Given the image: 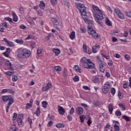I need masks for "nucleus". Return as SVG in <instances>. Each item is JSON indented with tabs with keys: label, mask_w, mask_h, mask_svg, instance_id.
I'll return each instance as SVG.
<instances>
[{
	"label": "nucleus",
	"mask_w": 131,
	"mask_h": 131,
	"mask_svg": "<svg viewBox=\"0 0 131 131\" xmlns=\"http://www.w3.org/2000/svg\"><path fill=\"white\" fill-rule=\"evenodd\" d=\"M77 9L79 11L80 14H81L82 18L84 20L85 23L89 24V25H92L93 24V20H91L88 18H86V11L85 9V6H84V4H82L81 3H78L76 5Z\"/></svg>",
	"instance_id": "obj_1"
},
{
	"label": "nucleus",
	"mask_w": 131,
	"mask_h": 131,
	"mask_svg": "<svg viewBox=\"0 0 131 131\" xmlns=\"http://www.w3.org/2000/svg\"><path fill=\"white\" fill-rule=\"evenodd\" d=\"M80 62L83 65L84 68H86V69H95V63L92 62L90 59H86L85 57H82Z\"/></svg>",
	"instance_id": "obj_2"
},
{
	"label": "nucleus",
	"mask_w": 131,
	"mask_h": 131,
	"mask_svg": "<svg viewBox=\"0 0 131 131\" xmlns=\"http://www.w3.org/2000/svg\"><path fill=\"white\" fill-rule=\"evenodd\" d=\"M31 55V52L29 50L21 49L18 51L17 58L22 59V58H29Z\"/></svg>",
	"instance_id": "obj_3"
},
{
	"label": "nucleus",
	"mask_w": 131,
	"mask_h": 131,
	"mask_svg": "<svg viewBox=\"0 0 131 131\" xmlns=\"http://www.w3.org/2000/svg\"><path fill=\"white\" fill-rule=\"evenodd\" d=\"M97 11H98V14H95L94 15V19L98 24L102 26V25H103L102 20L105 17L103 16V12L101 10L98 9Z\"/></svg>",
	"instance_id": "obj_4"
},
{
	"label": "nucleus",
	"mask_w": 131,
	"mask_h": 131,
	"mask_svg": "<svg viewBox=\"0 0 131 131\" xmlns=\"http://www.w3.org/2000/svg\"><path fill=\"white\" fill-rule=\"evenodd\" d=\"M90 33L92 35V37L94 38V39H99V38H100L99 34L97 33V32H96V31L92 30L91 31Z\"/></svg>",
	"instance_id": "obj_5"
},
{
	"label": "nucleus",
	"mask_w": 131,
	"mask_h": 131,
	"mask_svg": "<svg viewBox=\"0 0 131 131\" xmlns=\"http://www.w3.org/2000/svg\"><path fill=\"white\" fill-rule=\"evenodd\" d=\"M23 114H20L18 115L17 119V123L18 125H20V126H22V124L23 123V121H22V119H23Z\"/></svg>",
	"instance_id": "obj_6"
},
{
	"label": "nucleus",
	"mask_w": 131,
	"mask_h": 131,
	"mask_svg": "<svg viewBox=\"0 0 131 131\" xmlns=\"http://www.w3.org/2000/svg\"><path fill=\"white\" fill-rule=\"evenodd\" d=\"M8 103L7 104V105L6 106V112L8 113L9 112V108H10V106H11V104L14 103V99L12 98H9L8 99Z\"/></svg>",
	"instance_id": "obj_7"
},
{
	"label": "nucleus",
	"mask_w": 131,
	"mask_h": 131,
	"mask_svg": "<svg viewBox=\"0 0 131 131\" xmlns=\"http://www.w3.org/2000/svg\"><path fill=\"white\" fill-rule=\"evenodd\" d=\"M99 70L100 72H105V68L104 67V64H103V60L99 59Z\"/></svg>",
	"instance_id": "obj_8"
},
{
	"label": "nucleus",
	"mask_w": 131,
	"mask_h": 131,
	"mask_svg": "<svg viewBox=\"0 0 131 131\" xmlns=\"http://www.w3.org/2000/svg\"><path fill=\"white\" fill-rule=\"evenodd\" d=\"M57 107L58 113H59V114H61V115H64V114H65V109H64L63 107L60 105H58Z\"/></svg>",
	"instance_id": "obj_9"
},
{
	"label": "nucleus",
	"mask_w": 131,
	"mask_h": 131,
	"mask_svg": "<svg viewBox=\"0 0 131 131\" xmlns=\"http://www.w3.org/2000/svg\"><path fill=\"white\" fill-rule=\"evenodd\" d=\"M76 113L78 115H81V114L83 113V108L80 106L77 107Z\"/></svg>",
	"instance_id": "obj_10"
},
{
	"label": "nucleus",
	"mask_w": 131,
	"mask_h": 131,
	"mask_svg": "<svg viewBox=\"0 0 131 131\" xmlns=\"http://www.w3.org/2000/svg\"><path fill=\"white\" fill-rule=\"evenodd\" d=\"M51 85H52V83H48L46 86H43L42 88V91H43V92H46V91H48L49 89H51L50 86H51Z\"/></svg>",
	"instance_id": "obj_11"
},
{
	"label": "nucleus",
	"mask_w": 131,
	"mask_h": 131,
	"mask_svg": "<svg viewBox=\"0 0 131 131\" xmlns=\"http://www.w3.org/2000/svg\"><path fill=\"white\" fill-rule=\"evenodd\" d=\"M102 91L103 92V94H107V93L109 92V88L106 85H103L102 86Z\"/></svg>",
	"instance_id": "obj_12"
},
{
	"label": "nucleus",
	"mask_w": 131,
	"mask_h": 131,
	"mask_svg": "<svg viewBox=\"0 0 131 131\" xmlns=\"http://www.w3.org/2000/svg\"><path fill=\"white\" fill-rule=\"evenodd\" d=\"M12 16H13V21H14V22H17V21H18V16H17V15L16 14V13H15V12L13 11L11 13Z\"/></svg>",
	"instance_id": "obj_13"
},
{
	"label": "nucleus",
	"mask_w": 131,
	"mask_h": 131,
	"mask_svg": "<svg viewBox=\"0 0 131 131\" xmlns=\"http://www.w3.org/2000/svg\"><path fill=\"white\" fill-rule=\"evenodd\" d=\"M74 69L76 72H79V73H81V72H82V70L81 68H79V67L77 65L74 66Z\"/></svg>",
	"instance_id": "obj_14"
},
{
	"label": "nucleus",
	"mask_w": 131,
	"mask_h": 131,
	"mask_svg": "<svg viewBox=\"0 0 131 131\" xmlns=\"http://www.w3.org/2000/svg\"><path fill=\"white\" fill-rule=\"evenodd\" d=\"M100 47L99 45H96V46H94L92 47V52L93 53H94V54L97 53V50H96V49H100Z\"/></svg>",
	"instance_id": "obj_15"
},
{
	"label": "nucleus",
	"mask_w": 131,
	"mask_h": 131,
	"mask_svg": "<svg viewBox=\"0 0 131 131\" xmlns=\"http://www.w3.org/2000/svg\"><path fill=\"white\" fill-rule=\"evenodd\" d=\"M39 7L40 9H42V10H43V9L46 8V3H45L43 1H40Z\"/></svg>",
	"instance_id": "obj_16"
},
{
	"label": "nucleus",
	"mask_w": 131,
	"mask_h": 131,
	"mask_svg": "<svg viewBox=\"0 0 131 131\" xmlns=\"http://www.w3.org/2000/svg\"><path fill=\"white\" fill-rule=\"evenodd\" d=\"M9 98H10V96H7V95L3 96L2 100L3 102H8V101H9Z\"/></svg>",
	"instance_id": "obj_17"
},
{
	"label": "nucleus",
	"mask_w": 131,
	"mask_h": 131,
	"mask_svg": "<svg viewBox=\"0 0 131 131\" xmlns=\"http://www.w3.org/2000/svg\"><path fill=\"white\" fill-rule=\"evenodd\" d=\"M108 111L110 113V114H112V112H113V104L112 103H110L108 105Z\"/></svg>",
	"instance_id": "obj_18"
},
{
	"label": "nucleus",
	"mask_w": 131,
	"mask_h": 131,
	"mask_svg": "<svg viewBox=\"0 0 131 131\" xmlns=\"http://www.w3.org/2000/svg\"><path fill=\"white\" fill-rule=\"evenodd\" d=\"M122 118H123V119H124L125 120H126V121H127V122L130 121V117L126 116V115H124L122 116Z\"/></svg>",
	"instance_id": "obj_19"
},
{
	"label": "nucleus",
	"mask_w": 131,
	"mask_h": 131,
	"mask_svg": "<svg viewBox=\"0 0 131 131\" xmlns=\"http://www.w3.org/2000/svg\"><path fill=\"white\" fill-rule=\"evenodd\" d=\"M93 104L94 106H95L96 107H99V106H101V105H102V102L99 101H94L93 102Z\"/></svg>",
	"instance_id": "obj_20"
},
{
	"label": "nucleus",
	"mask_w": 131,
	"mask_h": 131,
	"mask_svg": "<svg viewBox=\"0 0 131 131\" xmlns=\"http://www.w3.org/2000/svg\"><path fill=\"white\" fill-rule=\"evenodd\" d=\"M56 127L58 128H60L61 127H65L66 125L64 124V123H57L56 125Z\"/></svg>",
	"instance_id": "obj_21"
},
{
	"label": "nucleus",
	"mask_w": 131,
	"mask_h": 131,
	"mask_svg": "<svg viewBox=\"0 0 131 131\" xmlns=\"http://www.w3.org/2000/svg\"><path fill=\"white\" fill-rule=\"evenodd\" d=\"M70 38L71 39H74L75 38V32L73 31L70 35Z\"/></svg>",
	"instance_id": "obj_22"
},
{
	"label": "nucleus",
	"mask_w": 131,
	"mask_h": 131,
	"mask_svg": "<svg viewBox=\"0 0 131 131\" xmlns=\"http://www.w3.org/2000/svg\"><path fill=\"white\" fill-rule=\"evenodd\" d=\"M105 24H106V25H108V26H112V24H111V21H110L109 18L107 17L106 18Z\"/></svg>",
	"instance_id": "obj_23"
},
{
	"label": "nucleus",
	"mask_w": 131,
	"mask_h": 131,
	"mask_svg": "<svg viewBox=\"0 0 131 131\" xmlns=\"http://www.w3.org/2000/svg\"><path fill=\"white\" fill-rule=\"evenodd\" d=\"M53 51L55 53L56 56H58L60 53V50L58 49H53Z\"/></svg>",
	"instance_id": "obj_24"
},
{
	"label": "nucleus",
	"mask_w": 131,
	"mask_h": 131,
	"mask_svg": "<svg viewBox=\"0 0 131 131\" xmlns=\"http://www.w3.org/2000/svg\"><path fill=\"white\" fill-rule=\"evenodd\" d=\"M117 16L120 19H121L122 20H123V19H124V15H123V14L121 13V12H120L117 15Z\"/></svg>",
	"instance_id": "obj_25"
},
{
	"label": "nucleus",
	"mask_w": 131,
	"mask_h": 131,
	"mask_svg": "<svg viewBox=\"0 0 131 131\" xmlns=\"http://www.w3.org/2000/svg\"><path fill=\"white\" fill-rule=\"evenodd\" d=\"M114 128H115V131L120 130V128L119 127V126L117 125V124H115L114 125Z\"/></svg>",
	"instance_id": "obj_26"
},
{
	"label": "nucleus",
	"mask_w": 131,
	"mask_h": 131,
	"mask_svg": "<svg viewBox=\"0 0 131 131\" xmlns=\"http://www.w3.org/2000/svg\"><path fill=\"white\" fill-rule=\"evenodd\" d=\"M35 114H36L37 116H39V114H40V110L39 107L37 108V110H36V111Z\"/></svg>",
	"instance_id": "obj_27"
},
{
	"label": "nucleus",
	"mask_w": 131,
	"mask_h": 131,
	"mask_svg": "<svg viewBox=\"0 0 131 131\" xmlns=\"http://www.w3.org/2000/svg\"><path fill=\"white\" fill-rule=\"evenodd\" d=\"M51 3L52 6H55V5H57L58 0H51Z\"/></svg>",
	"instance_id": "obj_28"
},
{
	"label": "nucleus",
	"mask_w": 131,
	"mask_h": 131,
	"mask_svg": "<svg viewBox=\"0 0 131 131\" xmlns=\"http://www.w3.org/2000/svg\"><path fill=\"white\" fill-rule=\"evenodd\" d=\"M83 50L84 53H86V52H88V48L86 47V45L85 44H83Z\"/></svg>",
	"instance_id": "obj_29"
},
{
	"label": "nucleus",
	"mask_w": 131,
	"mask_h": 131,
	"mask_svg": "<svg viewBox=\"0 0 131 131\" xmlns=\"http://www.w3.org/2000/svg\"><path fill=\"white\" fill-rule=\"evenodd\" d=\"M42 107L43 108H47V106H48V102L46 101L42 102Z\"/></svg>",
	"instance_id": "obj_30"
},
{
	"label": "nucleus",
	"mask_w": 131,
	"mask_h": 131,
	"mask_svg": "<svg viewBox=\"0 0 131 131\" xmlns=\"http://www.w3.org/2000/svg\"><path fill=\"white\" fill-rule=\"evenodd\" d=\"M81 105L82 106V107H84L85 109H86V110H89L90 108V107L88 106V105H87L85 103H81Z\"/></svg>",
	"instance_id": "obj_31"
},
{
	"label": "nucleus",
	"mask_w": 131,
	"mask_h": 131,
	"mask_svg": "<svg viewBox=\"0 0 131 131\" xmlns=\"http://www.w3.org/2000/svg\"><path fill=\"white\" fill-rule=\"evenodd\" d=\"M115 93H116V91L115 90V88H111V94L113 96H114L115 95Z\"/></svg>",
	"instance_id": "obj_32"
},
{
	"label": "nucleus",
	"mask_w": 131,
	"mask_h": 131,
	"mask_svg": "<svg viewBox=\"0 0 131 131\" xmlns=\"http://www.w3.org/2000/svg\"><path fill=\"white\" fill-rule=\"evenodd\" d=\"M119 107H120V108H122V110H123V111H124V110H125V106L123 105V104L119 103Z\"/></svg>",
	"instance_id": "obj_33"
},
{
	"label": "nucleus",
	"mask_w": 131,
	"mask_h": 131,
	"mask_svg": "<svg viewBox=\"0 0 131 131\" xmlns=\"http://www.w3.org/2000/svg\"><path fill=\"white\" fill-rule=\"evenodd\" d=\"M53 24L55 25L56 23H58V19L55 18H52L51 20Z\"/></svg>",
	"instance_id": "obj_34"
},
{
	"label": "nucleus",
	"mask_w": 131,
	"mask_h": 131,
	"mask_svg": "<svg viewBox=\"0 0 131 131\" xmlns=\"http://www.w3.org/2000/svg\"><path fill=\"white\" fill-rule=\"evenodd\" d=\"M99 80H100V79H99V78L95 77L93 79V82L94 83H97V82H99Z\"/></svg>",
	"instance_id": "obj_35"
},
{
	"label": "nucleus",
	"mask_w": 131,
	"mask_h": 131,
	"mask_svg": "<svg viewBox=\"0 0 131 131\" xmlns=\"http://www.w3.org/2000/svg\"><path fill=\"white\" fill-rule=\"evenodd\" d=\"M114 11L116 14L117 15L120 13V9H119L118 8H115Z\"/></svg>",
	"instance_id": "obj_36"
},
{
	"label": "nucleus",
	"mask_w": 131,
	"mask_h": 131,
	"mask_svg": "<svg viewBox=\"0 0 131 131\" xmlns=\"http://www.w3.org/2000/svg\"><path fill=\"white\" fill-rule=\"evenodd\" d=\"M5 63V58L4 57L0 58V65H3Z\"/></svg>",
	"instance_id": "obj_37"
},
{
	"label": "nucleus",
	"mask_w": 131,
	"mask_h": 131,
	"mask_svg": "<svg viewBox=\"0 0 131 131\" xmlns=\"http://www.w3.org/2000/svg\"><path fill=\"white\" fill-rule=\"evenodd\" d=\"M19 11L22 15H24V14L25 13L24 12V8L23 7H20L19 9Z\"/></svg>",
	"instance_id": "obj_38"
},
{
	"label": "nucleus",
	"mask_w": 131,
	"mask_h": 131,
	"mask_svg": "<svg viewBox=\"0 0 131 131\" xmlns=\"http://www.w3.org/2000/svg\"><path fill=\"white\" fill-rule=\"evenodd\" d=\"M35 42L33 41H31V47L32 49H34V48H35Z\"/></svg>",
	"instance_id": "obj_39"
},
{
	"label": "nucleus",
	"mask_w": 131,
	"mask_h": 131,
	"mask_svg": "<svg viewBox=\"0 0 131 131\" xmlns=\"http://www.w3.org/2000/svg\"><path fill=\"white\" fill-rule=\"evenodd\" d=\"M34 37L32 35H29L27 36V37L26 38V40H27L28 39H33Z\"/></svg>",
	"instance_id": "obj_40"
},
{
	"label": "nucleus",
	"mask_w": 131,
	"mask_h": 131,
	"mask_svg": "<svg viewBox=\"0 0 131 131\" xmlns=\"http://www.w3.org/2000/svg\"><path fill=\"white\" fill-rule=\"evenodd\" d=\"M18 80V76L14 75L12 77V81H17Z\"/></svg>",
	"instance_id": "obj_41"
},
{
	"label": "nucleus",
	"mask_w": 131,
	"mask_h": 131,
	"mask_svg": "<svg viewBox=\"0 0 131 131\" xmlns=\"http://www.w3.org/2000/svg\"><path fill=\"white\" fill-rule=\"evenodd\" d=\"M15 41H16V42H17V43H20V45H22V43H23V42H24V41H23V40H22V39H20V40L16 39Z\"/></svg>",
	"instance_id": "obj_42"
},
{
	"label": "nucleus",
	"mask_w": 131,
	"mask_h": 131,
	"mask_svg": "<svg viewBox=\"0 0 131 131\" xmlns=\"http://www.w3.org/2000/svg\"><path fill=\"white\" fill-rule=\"evenodd\" d=\"M73 80L74 81H79V77H78V76H75L74 78H73Z\"/></svg>",
	"instance_id": "obj_43"
},
{
	"label": "nucleus",
	"mask_w": 131,
	"mask_h": 131,
	"mask_svg": "<svg viewBox=\"0 0 131 131\" xmlns=\"http://www.w3.org/2000/svg\"><path fill=\"white\" fill-rule=\"evenodd\" d=\"M92 8L94 11H98L99 10V7H98V6H95L94 5H92Z\"/></svg>",
	"instance_id": "obj_44"
},
{
	"label": "nucleus",
	"mask_w": 131,
	"mask_h": 131,
	"mask_svg": "<svg viewBox=\"0 0 131 131\" xmlns=\"http://www.w3.org/2000/svg\"><path fill=\"white\" fill-rule=\"evenodd\" d=\"M118 97L119 99H122L123 98V95H122V94H121L120 91H118Z\"/></svg>",
	"instance_id": "obj_45"
},
{
	"label": "nucleus",
	"mask_w": 131,
	"mask_h": 131,
	"mask_svg": "<svg viewBox=\"0 0 131 131\" xmlns=\"http://www.w3.org/2000/svg\"><path fill=\"white\" fill-rule=\"evenodd\" d=\"M115 115H116V116H121V112L119 111H116L115 112Z\"/></svg>",
	"instance_id": "obj_46"
},
{
	"label": "nucleus",
	"mask_w": 131,
	"mask_h": 131,
	"mask_svg": "<svg viewBox=\"0 0 131 131\" xmlns=\"http://www.w3.org/2000/svg\"><path fill=\"white\" fill-rule=\"evenodd\" d=\"M80 120L81 123H83L84 121V118H83V115L80 116Z\"/></svg>",
	"instance_id": "obj_47"
},
{
	"label": "nucleus",
	"mask_w": 131,
	"mask_h": 131,
	"mask_svg": "<svg viewBox=\"0 0 131 131\" xmlns=\"http://www.w3.org/2000/svg\"><path fill=\"white\" fill-rule=\"evenodd\" d=\"M110 127V125L108 123L106 124V125L104 127V130H108Z\"/></svg>",
	"instance_id": "obj_48"
},
{
	"label": "nucleus",
	"mask_w": 131,
	"mask_h": 131,
	"mask_svg": "<svg viewBox=\"0 0 131 131\" xmlns=\"http://www.w3.org/2000/svg\"><path fill=\"white\" fill-rule=\"evenodd\" d=\"M30 107H32V104H31V103H27V105L26 106V109H28Z\"/></svg>",
	"instance_id": "obj_49"
},
{
	"label": "nucleus",
	"mask_w": 131,
	"mask_h": 131,
	"mask_svg": "<svg viewBox=\"0 0 131 131\" xmlns=\"http://www.w3.org/2000/svg\"><path fill=\"white\" fill-rule=\"evenodd\" d=\"M63 72L64 77H66V76H67V71H66V68H64V70L63 71Z\"/></svg>",
	"instance_id": "obj_50"
},
{
	"label": "nucleus",
	"mask_w": 131,
	"mask_h": 131,
	"mask_svg": "<svg viewBox=\"0 0 131 131\" xmlns=\"http://www.w3.org/2000/svg\"><path fill=\"white\" fill-rule=\"evenodd\" d=\"M54 69L56 71H61V67H60L59 66L55 67Z\"/></svg>",
	"instance_id": "obj_51"
},
{
	"label": "nucleus",
	"mask_w": 131,
	"mask_h": 131,
	"mask_svg": "<svg viewBox=\"0 0 131 131\" xmlns=\"http://www.w3.org/2000/svg\"><path fill=\"white\" fill-rule=\"evenodd\" d=\"M117 33H118V32L117 31H115H115H112L111 32V34L112 35H115V34H116Z\"/></svg>",
	"instance_id": "obj_52"
},
{
	"label": "nucleus",
	"mask_w": 131,
	"mask_h": 131,
	"mask_svg": "<svg viewBox=\"0 0 131 131\" xmlns=\"http://www.w3.org/2000/svg\"><path fill=\"white\" fill-rule=\"evenodd\" d=\"M5 21H9V22H13L11 17H5Z\"/></svg>",
	"instance_id": "obj_53"
},
{
	"label": "nucleus",
	"mask_w": 131,
	"mask_h": 131,
	"mask_svg": "<svg viewBox=\"0 0 131 131\" xmlns=\"http://www.w3.org/2000/svg\"><path fill=\"white\" fill-rule=\"evenodd\" d=\"M7 43L8 46H9V47H13L14 46V44L13 43V42L10 41H8Z\"/></svg>",
	"instance_id": "obj_54"
},
{
	"label": "nucleus",
	"mask_w": 131,
	"mask_h": 131,
	"mask_svg": "<svg viewBox=\"0 0 131 131\" xmlns=\"http://www.w3.org/2000/svg\"><path fill=\"white\" fill-rule=\"evenodd\" d=\"M28 122L31 125L32 124V119H31L30 118L28 117Z\"/></svg>",
	"instance_id": "obj_55"
},
{
	"label": "nucleus",
	"mask_w": 131,
	"mask_h": 131,
	"mask_svg": "<svg viewBox=\"0 0 131 131\" xmlns=\"http://www.w3.org/2000/svg\"><path fill=\"white\" fill-rule=\"evenodd\" d=\"M16 118H17V113H14L13 114V120H16Z\"/></svg>",
	"instance_id": "obj_56"
},
{
	"label": "nucleus",
	"mask_w": 131,
	"mask_h": 131,
	"mask_svg": "<svg viewBox=\"0 0 131 131\" xmlns=\"http://www.w3.org/2000/svg\"><path fill=\"white\" fill-rule=\"evenodd\" d=\"M67 118L69 121H71V120H72V116H71V115H69Z\"/></svg>",
	"instance_id": "obj_57"
},
{
	"label": "nucleus",
	"mask_w": 131,
	"mask_h": 131,
	"mask_svg": "<svg viewBox=\"0 0 131 131\" xmlns=\"http://www.w3.org/2000/svg\"><path fill=\"white\" fill-rule=\"evenodd\" d=\"M42 50L40 48H38L37 50V55H39V54H41Z\"/></svg>",
	"instance_id": "obj_58"
},
{
	"label": "nucleus",
	"mask_w": 131,
	"mask_h": 131,
	"mask_svg": "<svg viewBox=\"0 0 131 131\" xmlns=\"http://www.w3.org/2000/svg\"><path fill=\"white\" fill-rule=\"evenodd\" d=\"M5 65H8V66H11L12 65V63L10 62V61L7 60L6 62L5 63Z\"/></svg>",
	"instance_id": "obj_59"
},
{
	"label": "nucleus",
	"mask_w": 131,
	"mask_h": 131,
	"mask_svg": "<svg viewBox=\"0 0 131 131\" xmlns=\"http://www.w3.org/2000/svg\"><path fill=\"white\" fill-rule=\"evenodd\" d=\"M126 14L127 17H129L130 18L131 17V12L127 11L126 12Z\"/></svg>",
	"instance_id": "obj_60"
},
{
	"label": "nucleus",
	"mask_w": 131,
	"mask_h": 131,
	"mask_svg": "<svg viewBox=\"0 0 131 131\" xmlns=\"http://www.w3.org/2000/svg\"><path fill=\"white\" fill-rule=\"evenodd\" d=\"M19 28L20 29H26V26H24V25H21L19 26Z\"/></svg>",
	"instance_id": "obj_61"
},
{
	"label": "nucleus",
	"mask_w": 131,
	"mask_h": 131,
	"mask_svg": "<svg viewBox=\"0 0 131 131\" xmlns=\"http://www.w3.org/2000/svg\"><path fill=\"white\" fill-rule=\"evenodd\" d=\"M6 75L11 76V75H12V74H13V72L8 71L6 73Z\"/></svg>",
	"instance_id": "obj_62"
},
{
	"label": "nucleus",
	"mask_w": 131,
	"mask_h": 131,
	"mask_svg": "<svg viewBox=\"0 0 131 131\" xmlns=\"http://www.w3.org/2000/svg\"><path fill=\"white\" fill-rule=\"evenodd\" d=\"M74 113V108L73 107H72L71 108V110L70 111V114H73Z\"/></svg>",
	"instance_id": "obj_63"
},
{
	"label": "nucleus",
	"mask_w": 131,
	"mask_h": 131,
	"mask_svg": "<svg viewBox=\"0 0 131 131\" xmlns=\"http://www.w3.org/2000/svg\"><path fill=\"white\" fill-rule=\"evenodd\" d=\"M16 129H17L16 126H14L13 127L11 128L10 131H16Z\"/></svg>",
	"instance_id": "obj_64"
}]
</instances>
